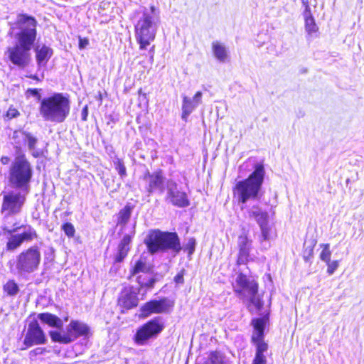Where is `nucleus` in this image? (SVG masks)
I'll list each match as a JSON object with an SVG mask.
<instances>
[{
  "mask_svg": "<svg viewBox=\"0 0 364 364\" xmlns=\"http://www.w3.org/2000/svg\"><path fill=\"white\" fill-rule=\"evenodd\" d=\"M37 21L31 16L18 14L11 25L9 34L15 43L6 51L9 60L20 68L27 67L31 60V50L37 36Z\"/></svg>",
  "mask_w": 364,
  "mask_h": 364,
  "instance_id": "nucleus-1",
  "label": "nucleus"
},
{
  "mask_svg": "<svg viewBox=\"0 0 364 364\" xmlns=\"http://www.w3.org/2000/svg\"><path fill=\"white\" fill-rule=\"evenodd\" d=\"M264 168L262 164H256L254 171L247 178L238 181L233 188L234 198L238 202L242 210L247 208L249 200L259 199V193L264 177Z\"/></svg>",
  "mask_w": 364,
  "mask_h": 364,
  "instance_id": "nucleus-2",
  "label": "nucleus"
},
{
  "mask_svg": "<svg viewBox=\"0 0 364 364\" xmlns=\"http://www.w3.org/2000/svg\"><path fill=\"white\" fill-rule=\"evenodd\" d=\"M70 101L67 95L53 93L41 100L39 113L46 122L63 123L69 116Z\"/></svg>",
  "mask_w": 364,
  "mask_h": 364,
  "instance_id": "nucleus-3",
  "label": "nucleus"
},
{
  "mask_svg": "<svg viewBox=\"0 0 364 364\" xmlns=\"http://www.w3.org/2000/svg\"><path fill=\"white\" fill-rule=\"evenodd\" d=\"M33 171L25 154L16 156L8 170V181L11 187L30 191Z\"/></svg>",
  "mask_w": 364,
  "mask_h": 364,
  "instance_id": "nucleus-4",
  "label": "nucleus"
},
{
  "mask_svg": "<svg viewBox=\"0 0 364 364\" xmlns=\"http://www.w3.org/2000/svg\"><path fill=\"white\" fill-rule=\"evenodd\" d=\"M144 243L151 255L167 251L176 255L182 249L180 239L176 232H162L159 230H151L144 239Z\"/></svg>",
  "mask_w": 364,
  "mask_h": 364,
  "instance_id": "nucleus-5",
  "label": "nucleus"
},
{
  "mask_svg": "<svg viewBox=\"0 0 364 364\" xmlns=\"http://www.w3.org/2000/svg\"><path fill=\"white\" fill-rule=\"evenodd\" d=\"M159 16L155 7L151 6L150 11H144L135 25V35L141 50L146 49L156 36L158 28Z\"/></svg>",
  "mask_w": 364,
  "mask_h": 364,
  "instance_id": "nucleus-6",
  "label": "nucleus"
},
{
  "mask_svg": "<svg viewBox=\"0 0 364 364\" xmlns=\"http://www.w3.org/2000/svg\"><path fill=\"white\" fill-rule=\"evenodd\" d=\"M234 291L239 296L245 298L250 302V308L254 306L257 311H260L263 306L258 291V284L253 279L248 278L242 273L237 274L233 284Z\"/></svg>",
  "mask_w": 364,
  "mask_h": 364,
  "instance_id": "nucleus-7",
  "label": "nucleus"
},
{
  "mask_svg": "<svg viewBox=\"0 0 364 364\" xmlns=\"http://www.w3.org/2000/svg\"><path fill=\"white\" fill-rule=\"evenodd\" d=\"M29 192L25 190L16 189L6 191L3 194L1 213L5 221L21 213Z\"/></svg>",
  "mask_w": 364,
  "mask_h": 364,
  "instance_id": "nucleus-8",
  "label": "nucleus"
},
{
  "mask_svg": "<svg viewBox=\"0 0 364 364\" xmlns=\"http://www.w3.org/2000/svg\"><path fill=\"white\" fill-rule=\"evenodd\" d=\"M41 254L38 246L33 245L22 251L17 257L15 269L17 274L25 277L38 269Z\"/></svg>",
  "mask_w": 364,
  "mask_h": 364,
  "instance_id": "nucleus-9",
  "label": "nucleus"
},
{
  "mask_svg": "<svg viewBox=\"0 0 364 364\" xmlns=\"http://www.w3.org/2000/svg\"><path fill=\"white\" fill-rule=\"evenodd\" d=\"M89 333L90 327L84 322L77 320H72L66 326L65 332L50 331L53 341L65 344L74 341L78 337L87 336Z\"/></svg>",
  "mask_w": 364,
  "mask_h": 364,
  "instance_id": "nucleus-10",
  "label": "nucleus"
},
{
  "mask_svg": "<svg viewBox=\"0 0 364 364\" xmlns=\"http://www.w3.org/2000/svg\"><path fill=\"white\" fill-rule=\"evenodd\" d=\"M164 328V323L161 317H155L149 321L136 331L135 341L144 345L148 340L156 337Z\"/></svg>",
  "mask_w": 364,
  "mask_h": 364,
  "instance_id": "nucleus-11",
  "label": "nucleus"
},
{
  "mask_svg": "<svg viewBox=\"0 0 364 364\" xmlns=\"http://www.w3.org/2000/svg\"><path fill=\"white\" fill-rule=\"evenodd\" d=\"M167 191L166 200L173 205L178 208H186L190 205V200L186 192L181 191L178 184L173 180L166 183Z\"/></svg>",
  "mask_w": 364,
  "mask_h": 364,
  "instance_id": "nucleus-12",
  "label": "nucleus"
},
{
  "mask_svg": "<svg viewBox=\"0 0 364 364\" xmlns=\"http://www.w3.org/2000/svg\"><path fill=\"white\" fill-rule=\"evenodd\" d=\"M173 306V302L168 298H163L160 300H151L141 306V316L145 318L151 314L168 313Z\"/></svg>",
  "mask_w": 364,
  "mask_h": 364,
  "instance_id": "nucleus-13",
  "label": "nucleus"
},
{
  "mask_svg": "<svg viewBox=\"0 0 364 364\" xmlns=\"http://www.w3.org/2000/svg\"><path fill=\"white\" fill-rule=\"evenodd\" d=\"M142 179L146 183L145 188L149 196L154 192H158L160 194L164 192L165 178L161 171H157L151 173L149 171H146Z\"/></svg>",
  "mask_w": 364,
  "mask_h": 364,
  "instance_id": "nucleus-14",
  "label": "nucleus"
},
{
  "mask_svg": "<svg viewBox=\"0 0 364 364\" xmlns=\"http://www.w3.org/2000/svg\"><path fill=\"white\" fill-rule=\"evenodd\" d=\"M46 342L45 333L36 321H31L23 340L26 347L44 344Z\"/></svg>",
  "mask_w": 364,
  "mask_h": 364,
  "instance_id": "nucleus-15",
  "label": "nucleus"
},
{
  "mask_svg": "<svg viewBox=\"0 0 364 364\" xmlns=\"http://www.w3.org/2000/svg\"><path fill=\"white\" fill-rule=\"evenodd\" d=\"M237 245L238 248L237 264H245L251 259L252 241L246 234H242L237 238Z\"/></svg>",
  "mask_w": 364,
  "mask_h": 364,
  "instance_id": "nucleus-16",
  "label": "nucleus"
},
{
  "mask_svg": "<svg viewBox=\"0 0 364 364\" xmlns=\"http://www.w3.org/2000/svg\"><path fill=\"white\" fill-rule=\"evenodd\" d=\"M138 303L137 292L134 290L133 287L124 289L118 299V304L122 309V311L136 307Z\"/></svg>",
  "mask_w": 364,
  "mask_h": 364,
  "instance_id": "nucleus-17",
  "label": "nucleus"
},
{
  "mask_svg": "<svg viewBox=\"0 0 364 364\" xmlns=\"http://www.w3.org/2000/svg\"><path fill=\"white\" fill-rule=\"evenodd\" d=\"M202 97L203 93L200 91L197 92L192 98L183 96L181 118L183 120L186 121L188 117L202 103Z\"/></svg>",
  "mask_w": 364,
  "mask_h": 364,
  "instance_id": "nucleus-18",
  "label": "nucleus"
},
{
  "mask_svg": "<svg viewBox=\"0 0 364 364\" xmlns=\"http://www.w3.org/2000/svg\"><path fill=\"white\" fill-rule=\"evenodd\" d=\"M21 228L23 229V232L21 234H18V235L22 238L23 242H24V241L30 242V241L33 240L34 239L38 238V234H37L36 230L29 225H23L21 226H16L12 229H9L7 228H4V230L5 231H6L7 232L11 234L13 232L18 231V230H20Z\"/></svg>",
  "mask_w": 364,
  "mask_h": 364,
  "instance_id": "nucleus-19",
  "label": "nucleus"
},
{
  "mask_svg": "<svg viewBox=\"0 0 364 364\" xmlns=\"http://www.w3.org/2000/svg\"><path fill=\"white\" fill-rule=\"evenodd\" d=\"M266 323L267 319L265 318H255L252 321L254 327V332L252 335V343L264 341V330Z\"/></svg>",
  "mask_w": 364,
  "mask_h": 364,
  "instance_id": "nucleus-20",
  "label": "nucleus"
},
{
  "mask_svg": "<svg viewBox=\"0 0 364 364\" xmlns=\"http://www.w3.org/2000/svg\"><path fill=\"white\" fill-rule=\"evenodd\" d=\"M131 241V235L127 234L123 237L118 245V251L115 257V262H120L126 257L128 252L129 251V244Z\"/></svg>",
  "mask_w": 364,
  "mask_h": 364,
  "instance_id": "nucleus-21",
  "label": "nucleus"
},
{
  "mask_svg": "<svg viewBox=\"0 0 364 364\" xmlns=\"http://www.w3.org/2000/svg\"><path fill=\"white\" fill-rule=\"evenodd\" d=\"M247 213L249 218H254L257 224L269 218V214L263 210L259 205H253L247 208Z\"/></svg>",
  "mask_w": 364,
  "mask_h": 364,
  "instance_id": "nucleus-22",
  "label": "nucleus"
},
{
  "mask_svg": "<svg viewBox=\"0 0 364 364\" xmlns=\"http://www.w3.org/2000/svg\"><path fill=\"white\" fill-rule=\"evenodd\" d=\"M52 55L53 50L45 45L36 48V57L38 65L39 67L45 66Z\"/></svg>",
  "mask_w": 364,
  "mask_h": 364,
  "instance_id": "nucleus-23",
  "label": "nucleus"
},
{
  "mask_svg": "<svg viewBox=\"0 0 364 364\" xmlns=\"http://www.w3.org/2000/svg\"><path fill=\"white\" fill-rule=\"evenodd\" d=\"M38 318L48 326L57 328H62L63 321L57 316L50 313H41L38 315Z\"/></svg>",
  "mask_w": 364,
  "mask_h": 364,
  "instance_id": "nucleus-24",
  "label": "nucleus"
},
{
  "mask_svg": "<svg viewBox=\"0 0 364 364\" xmlns=\"http://www.w3.org/2000/svg\"><path fill=\"white\" fill-rule=\"evenodd\" d=\"M134 206L131 204H127L117 215V225L121 226L122 230L129 221Z\"/></svg>",
  "mask_w": 364,
  "mask_h": 364,
  "instance_id": "nucleus-25",
  "label": "nucleus"
},
{
  "mask_svg": "<svg viewBox=\"0 0 364 364\" xmlns=\"http://www.w3.org/2000/svg\"><path fill=\"white\" fill-rule=\"evenodd\" d=\"M212 49L214 56L220 63H225L228 60V50L223 44L214 41L212 43Z\"/></svg>",
  "mask_w": 364,
  "mask_h": 364,
  "instance_id": "nucleus-26",
  "label": "nucleus"
},
{
  "mask_svg": "<svg viewBox=\"0 0 364 364\" xmlns=\"http://www.w3.org/2000/svg\"><path fill=\"white\" fill-rule=\"evenodd\" d=\"M304 18H305V29L308 34L311 35L318 31V26L315 23V20L312 16L310 11V7L309 5H306L305 7L304 11Z\"/></svg>",
  "mask_w": 364,
  "mask_h": 364,
  "instance_id": "nucleus-27",
  "label": "nucleus"
},
{
  "mask_svg": "<svg viewBox=\"0 0 364 364\" xmlns=\"http://www.w3.org/2000/svg\"><path fill=\"white\" fill-rule=\"evenodd\" d=\"M28 134L21 130H16L13 132L11 139L16 149H21V146L26 143Z\"/></svg>",
  "mask_w": 364,
  "mask_h": 364,
  "instance_id": "nucleus-28",
  "label": "nucleus"
},
{
  "mask_svg": "<svg viewBox=\"0 0 364 364\" xmlns=\"http://www.w3.org/2000/svg\"><path fill=\"white\" fill-rule=\"evenodd\" d=\"M258 225L260 228L262 234L261 241L262 242L269 240L272 235V228L269 224V218L264 221L261 222V223H259Z\"/></svg>",
  "mask_w": 364,
  "mask_h": 364,
  "instance_id": "nucleus-29",
  "label": "nucleus"
},
{
  "mask_svg": "<svg viewBox=\"0 0 364 364\" xmlns=\"http://www.w3.org/2000/svg\"><path fill=\"white\" fill-rule=\"evenodd\" d=\"M137 282L141 287L151 288L156 282L155 279L153 278L150 274L144 273V274H139L136 277Z\"/></svg>",
  "mask_w": 364,
  "mask_h": 364,
  "instance_id": "nucleus-30",
  "label": "nucleus"
},
{
  "mask_svg": "<svg viewBox=\"0 0 364 364\" xmlns=\"http://www.w3.org/2000/svg\"><path fill=\"white\" fill-rule=\"evenodd\" d=\"M23 242L22 238L18 234L11 235L6 243V249L9 251H14L18 248Z\"/></svg>",
  "mask_w": 364,
  "mask_h": 364,
  "instance_id": "nucleus-31",
  "label": "nucleus"
},
{
  "mask_svg": "<svg viewBox=\"0 0 364 364\" xmlns=\"http://www.w3.org/2000/svg\"><path fill=\"white\" fill-rule=\"evenodd\" d=\"M37 141L38 139L29 133L26 142L28 143V147L31 155L35 158H38L41 156V151L36 149Z\"/></svg>",
  "mask_w": 364,
  "mask_h": 364,
  "instance_id": "nucleus-32",
  "label": "nucleus"
},
{
  "mask_svg": "<svg viewBox=\"0 0 364 364\" xmlns=\"http://www.w3.org/2000/svg\"><path fill=\"white\" fill-rule=\"evenodd\" d=\"M3 289L4 292L11 296H16L19 291V287L14 280H9L4 285Z\"/></svg>",
  "mask_w": 364,
  "mask_h": 364,
  "instance_id": "nucleus-33",
  "label": "nucleus"
},
{
  "mask_svg": "<svg viewBox=\"0 0 364 364\" xmlns=\"http://www.w3.org/2000/svg\"><path fill=\"white\" fill-rule=\"evenodd\" d=\"M115 169L117 171L119 175L122 178L127 176V169L123 161L119 158H116L113 161Z\"/></svg>",
  "mask_w": 364,
  "mask_h": 364,
  "instance_id": "nucleus-34",
  "label": "nucleus"
},
{
  "mask_svg": "<svg viewBox=\"0 0 364 364\" xmlns=\"http://www.w3.org/2000/svg\"><path fill=\"white\" fill-rule=\"evenodd\" d=\"M321 247L323 250L320 254V259L327 263L331 261V252L330 250V245L329 244H322Z\"/></svg>",
  "mask_w": 364,
  "mask_h": 364,
  "instance_id": "nucleus-35",
  "label": "nucleus"
},
{
  "mask_svg": "<svg viewBox=\"0 0 364 364\" xmlns=\"http://www.w3.org/2000/svg\"><path fill=\"white\" fill-rule=\"evenodd\" d=\"M140 273H141V274H144V273H148L147 267L146 264L141 260L138 261L134 265L132 271V275L139 274Z\"/></svg>",
  "mask_w": 364,
  "mask_h": 364,
  "instance_id": "nucleus-36",
  "label": "nucleus"
},
{
  "mask_svg": "<svg viewBox=\"0 0 364 364\" xmlns=\"http://www.w3.org/2000/svg\"><path fill=\"white\" fill-rule=\"evenodd\" d=\"M62 230L68 237H73L75 233V229L70 223H66L62 225Z\"/></svg>",
  "mask_w": 364,
  "mask_h": 364,
  "instance_id": "nucleus-37",
  "label": "nucleus"
},
{
  "mask_svg": "<svg viewBox=\"0 0 364 364\" xmlns=\"http://www.w3.org/2000/svg\"><path fill=\"white\" fill-rule=\"evenodd\" d=\"M207 364H223V356L217 352L211 353Z\"/></svg>",
  "mask_w": 364,
  "mask_h": 364,
  "instance_id": "nucleus-38",
  "label": "nucleus"
},
{
  "mask_svg": "<svg viewBox=\"0 0 364 364\" xmlns=\"http://www.w3.org/2000/svg\"><path fill=\"white\" fill-rule=\"evenodd\" d=\"M196 241L195 238L191 237L188 240L186 244L184 246V250L188 251L189 256L193 255L195 251Z\"/></svg>",
  "mask_w": 364,
  "mask_h": 364,
  "instance_id": "nucleus-39",
  "label": "nucleus"
},
{
  "mask_svg": "<svg viewBox=\"0 0 364 364\" xmlns=\"http://www.w3.org/2000/svg\"><path fill=\"white\" fill-rule=\"evenodd\" d=\"M257 347V353H262L267 350L268 345L264 341L253 343Z\"/></svg>",
  "mask_w": 364,
  "mask_h": 364,
  "instance_id": "nucleus-40",
  "label": "nucleus"
},
{
  "mask_svg": "<svg viewBox=\"0 0 364 364\" xmlns=\"http://www.w3.org/2000/svg\"><path fill=\"white\" fill-rule=\"evenodd\" d=\"M328 265L327 272L329 275H332L338 267V261L328 262L326 263Z\"/></svg>",
  "mask_w": 364,
  "mask_h": 364,
  "instance_id": "nucleus-41",
  "label": "nucleus"
},
{
  "mask_svg": "<svg viewBox=\"0 0 364 364\" xmlns=\"http://www.w3.org/2000/svg\"><path fill=\"white\" fill-rule=\"evenodd\" d=\"M266 362L267 359L264 354L256 353L252 364H266Z\"/></svg>",
  "mask_w": 364,
  "mask_h": 364,
  "instance_id": "nucleus-42",
  "label": "nucleus"
},
{
  "mask_svg": "<svg viewBox=\"0 0 364 364\" xmlns=\"http://www.w3.org/2000/svg\"><path fill=\"white\" fill-rule=\"evenodd\" d=\"M18 115H19L18 111L16 109L13 108V107H10L8 109L7 113H6V116L9 119L15 118V117H18Z\"/></svg>",
  "mask_w": 364,
  "mask_h": 364,
  "instance_id": "nucleus-43",
  "label": "nucleus"
},
{
  "mask_svg": "<svg viewBox=\"0 0 364 364\" xmlns=\"http://www.w3.org/2000/svg\"><path fill=\"white\" fill-rule=\"evenodd\" d=\"M27 92L36 97L38 100H41V96L38 89H28Z\"/></svg>",
  "mask_w": 364,
  "mask_h": 364,
  "instance_id": "nucleus-44",
  "label": "nucleus"
},
{
  "mask_svg": "<svg viewBox=\"0 0 364 364\" xmlns=\"http://www.w3.org/2000/svg\"><path fill=\"white\" fill-rule=\"evenodd\" d=\"M174 281L178 284L183 283V274L182 273L177 274L174 277Z\"/></svg>",
  "mask_w": 364,
  "mask_h": 364,
  "instance_id": "nucleus-45",
  "label": "nucleus"
},
{
  "mask_svg": "<svg viewBox=\"0 0 364 364\" xmlns=\"http://www.w3.org/2000/svg\"><path fill=\"white\" fill-rule=\"evenodd\" d=\"M87 115H88V108L87 106H85L83 107L82 112H81L82 119L84 121H86Z\"/></svg>",
  "mask_w": 364,
  "mask_h": 364,
  "instance_id": "nucleus-46",
  "label": "nucleus"
},
{
  "mask_svg": "<svg viewBox=\"0 0 364 364\" xmlns=\"http://www.w3.org/2000/svg\"><path fill=\"white\" fill-rule=\"evenodd\" d=\"M0 161L2 164L7 165L10 163L11 159L9 156H1Z\"/></svg>",
  "mask_w": 364,
  "mask_h": 364,
  "instance_id": "nucleus-47",
  "label": "nucleus"
},
{
  "mask_svg": "<svg viewBox=\"0 0 364 364\" xmlns=\"http://www.w3.org/2000/svg\"><path fill=\"white\" fill-rule=\"evenodd\" d=\"M43 351V349L41 348H37L33 350H31L30 352V354L32 355V354H34V355H38V354H41Z\"/></svg>",
  "mask_w": 364,
  "mask_h": 364,
  "instance_id": "nucleus-48",
  "label": "nucleus"
},
{
  "mask_svg": "<svg viewBox=\"0 0 364 364\" xmlns=\"http://www.w3.org/2000/svg\"><path fill=\"white\" fill-rule=\"evenodd\" d=\"M88 44L87 40H80L79 47L80 48H84Z\"/></svg>",
  "mask_w": 364,
  "mask_h": 364,
  "instance_id": "nucleus-49",
  "label": "nucleus"
},
{
  "mask_svg": "<svg viewBox=\"0 0 364 364\" xmlns=\"http://www.w3.org/2000/svg\"><path fill=\"white\" fill-rule=\"evenodd\" d=\"M30 78H31L33 80H39L38 77L36 75H31V76H30Z\"/></svg>",
  "mask_w": 364,
  "mask_h": 364,
  "instance_id": "nucleus-50",
  "label": "nucleus"
},
{
  "mask_svg": "<svg viewBox=\"0 0 364 364\" xmlns=\"http://www.w3.org/2000/svg\"><path fill=\"white\" fill-rule=\"evenodd\" d=\"M302 4L306 6V5H309L308 0H301Z\"/></svg>",
  "mask_w": 364,
  "mask_h": 364,
  "instance_id": "nucleus-51",
  "label": "nucleus"
},
{
  "mask_svg": "<svg viewBox=\"0 0 364 364\" xmlns=\"http://www.w3.org/2000/svg\"><path fill=\"white\" fill-rule=\"evenodd\" d=\"M65 321H68V316H66L65 317H64V319H63Z\"/></svg>",
  "mask_w": 364,
  "mask_h": 364,
  "instance_id": "nucleus-52",
  "label": "nucleus"
},
{
  "mask_svg": "<svg viewBox=\"0 0 364 364\" xmlns=\"http://www.w3.org/2000/svg\"><path fill=\"white\" fill-rule=\"evenodd\" d=\"M135 234V231L134 230L132 231V235H134Z\"/></svg>",
  "mask_w": 364,
  "mask_h": 364,
  "instance_id": "nucleus-53",
  "label": "nucleus"
}]
</instances>
